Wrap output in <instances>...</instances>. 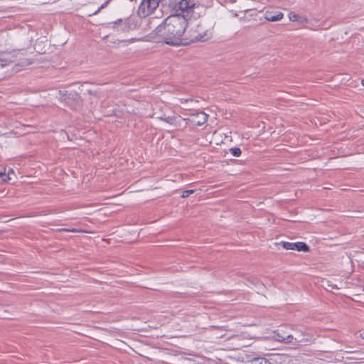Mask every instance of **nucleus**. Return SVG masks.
Segmentation results:
<instances>
[{
    "mask_svg": "<svg viewBox=\"0 0 364 364\" xmlns=\"http://www.w3.org/2000/svg\"><path fill=\"white\" fill-rule=\"evenodd\" d=\"M361 336L364 339V332L361 334Z\"/></svg>",
    "mask_w": 364,
    "mask_h": 364,
    "instance_id": "22",
    "label": "nucleus"
},
{
    "mask_svg": "<svg viewBox=\"0 0 364 364\" xmlns=\"http://www.w3.org/2000/svg\"><path fill=\"white\" fill-rule=\"evenodd\" d=\"M230 153L234 156L239 157L241 155L242 151L240 148L234 147L230 149Z\"/></svg>",
    "mask_w": 364,
    "mask_h": 364,
    "instance_id": "11",
    "label": "nucleus"
},
{
    "mask_svg": "<svg viewBox=\"0 0 364 364\" xmlns=\"http://www.w3.org/2000/svg\"><path fill=\"white\" fill-rule=\"evenodd\" d=\"M323 285H324V288L328 291H331L332 289H338V287L336 284H332L329 281L325 282Z\"/></svg>",
    "mask_w": 364,
    "mask_h": 364,
    "instance_id": "10",
    "label": "nucleus"
},
{
    "mask_svg": "<svg viewBox=\"0 0 364 364\" xmlns=\"http://www.w3.org/2000/svg\"><path fill=\"white\" fill-rule=\"evenodd\" d=\"M299 16V15L292 11L289 12L288 14L289 19L291 21H297Z\"/></svg>",
    "mask_w": 364,
    "mask_h": 364,
    "instance_id": "15",
    "label": "nucleus"
},
{
    "mask_svg": "<svg viewBox=\"0 0 364 364\" xmlns=\"http://www.w3.org/2000/svg\"><path fill=\"white\" fill-rule=\"evenodd\" d=\"M188 23L183 14L171 15L155 28L151 34V38L155 42L164 41L168 45L179 46L182 43Z\"/></svg>",
    "mask_w": 364,
    "mask_h": 364,
    "instance_id": "1",
    "label": "nucleus"
},
{
    "mask_svg": "<svg viewBox=\"0 0 364 364\" xmlns=\"http://www.w3.org/2000/svg\"><path fill=\"white\" fill-rule=\"evenodd\" d=\"M188 30L186 33L187 38L191 41H206L212 36V30L208 28L203 22L190 19L188 23Z\"/></svg>",
    "mask_w": 364,
    "mask_h": 364,
    "instance_id": "2",
    "label": "nucleus"
},
{
    "mask_svg": "<svg viewBox=\"0 0 364 364\" xmlns=\"http://www.w3.org/2000/svg\"><path fill=\"white\" fill-rule=\"evenodd\" d=\"M361 85L364 87V80L361 81Z\"/></svg>",
    "mask_w": 364,
    "mask_h": 364,
    "instance_id": "21",
    "label": "nucleus"
},
{
    "mask_svg": "<svg viewBox=\"0 0 364 364\" xmlns=\"http://www.w3.org/2000/svg\"><path fill=\"white\" fill-rule=\"evenodd\" d=\"M58 231H60V232H62V231L70 232H80V230H77L75 228H73V229L61 228V229H59Z\"/></svg>",
    "mask_w": 364,
    "mask_h": 364,
    "instance_id": "19",
    "label": "nucleus"
},
{
    "mask_svg": "<svg viewBox=\"0 0 364 364\" xmlns=\"http://www.w3.org/2000/svg\"><path fill=\"white\" fill-rule=\"evenodd\" d=\"M274 338L277 341L283 343V338H285L284 335H282L279 331L274 332Z\"/></svg>",
    "mask_w": 364,
    "mask_h": 364,
    "instance_id": "16",
    "label": "nucleus"
},
{
    "mask_svg": "<svg viewBox=\"0 0 364 364\" xmlns=\"http://www.w3.org/2000/svg\"><path fill=\"white\" fill-rule=\"evenodd\" d=\"M193 124L196 126H202L208 121V114L203 112H197L190 115L187 119Z\"/></svg>",
    "mask_w": 364,
    "mask_h": 364,
    "instance_id": "6",
    "label": "nucleus"
},
{
    "mask_svg": "<svg viewBox=\"0 0 364 364\" xmlns=\"http://www.w3.org/2000/svg\"><path fill=\"white\" fill-rule=\"evenodd\" d=\"M0 176H5L4 173H0Z\"/></svg>",
    "mask_w": 364,
    "mask_h": 364,
    "instance_id": "23",
    "label": "nucleus"
},
{
    "mask_svg": "<svg viewBox=\"0 0 364 364\" xmlns=\"http://www.w3.org/2000/svg\"><path fill=\"white\" fill-rule=\"evenodd\" d=\"M305 341H309L308 337L304 333H300L294 337V343H299Z\"/></svg>",
    "mask_w": 364,
    "mask_h": 364,
    "instance_id": "9",
    "label": "nucleus"
},
{
    "mask_svg": "<svg viewBox=\"0 0 364 364\" xmlns=\"http://www.w3.org/2000/svg\"><path fill=\"white\" fill-rule=\"evenodd\" d=\"M160 0H143L141 3L138 14L141 17H146L151 14L159 6Z\"/></svg>",
    "mask_w": 364,
    "mask_h": 364,
    "instance_id": "3",
    "label": "nucleus"
},
{
    "mask_svg": "<svg viewBox=\"0 0 364 364\" xmlns=\"http://www.w3.org/2000/svg\"><path fill=\"white\" fill-rule=\"evenodd\" d=\"M194 193V190L190 189L183 191L181 197L182 198H188L189 196Z\"/></svg>",
    "mask_w": 364,
    "mask_h": 364,
    "instance_id": "17",
    "label": "nucleus"
},
{
    "mask_svg": "<svg viewBox=\"0 0 364 364\" xmlns=\"http://www.w3.org/2000/svg\"><path fill=\"white\" fill-rule=\"evenodd\" d=\"M122 23H125V20H123L122 18H119L114 22L109 23L108 25L109 28H114L116 25H119Z\"/></svg>",
    "mask_w": 364,
    "mask_h": 364,
    "instance_id": "13",
    "label": "nucleus"
},
{
    "mask_svg": "<svg viewBox=\"0 0 364 364\" xmlns=\"http://www.w3.org/2000/svg\"><path fill=\"white\" fill-rule=\"evenodd\" d=\"M195 3L193 0H181L178 4L177 14H183L184 17L188 16L193 11Z\"/></svg>",
    "mask_w": 364,
    "mask_h": 364,
    "instance_id": "4",
    "label": "nucleus"
},
{
    "mask_svg": "<svg viewBox=\"0 0 364 364\" xmlns=\"http://www.w3.org/2000/svg\"><path fill=\"white\" fill-rule=\"evenodd\" d=\"M160 120L164 121L165 122L169 124L170 125L173 126L176 128L180 127L182 125V123L186 120V119H182L179 116H168L166 115L161 116L159 117Z\"/></svg>",
    "mask_w": 364,
    "mask_h": 364,
    "instance_id": "7",
    "label": "nucleus"
},
{
    "mask_svg": "<svg viewBox=\"0 0 364 364\" xmlns=\"http://www.w3.org/2000/svg\"><path fill=\"white\" fill-rule=\"evenodd\" d=\"M112 0H107L105 3H103L100 7H99V9L95 11L92 15H97L102 9H105L107 6V5L109 4V3Z\"/></svg>",
    "mask_w": 364,
    "mask_h": 364,
    "instance_id": "14",
    "label": "nucleus"
},
{
    "mask_svg": "<svg viewBox=\"0 0 364 364\" xmlns=\"http://www.w3.org/2000/svg\"><path fill=\"white\" fill-rule=\"evenodd\" d=\"M281 245L284 249L286 250H296L299 252H309L310 251L309 247L304 242H282Z\"/></svg>",
    "mask_w": 364,
    "mask_h": 364,
    "instance_id": "5",
    "label": "nucleus"
},
{
    "mask_svg": "<svg viewBox=\"0 0 364 364\" xmlns=\"http://www.w3.org/2000/svg\"><path fill=\"white\" fill-rule=\"evenodd\" d=\"M284 17V14L278 11L275 14H273L272 11H267L264 13V18L267 20L268 21H278L282 19Z\"/></svg>",
    "mask_w": 364,
    "mask_h": 364,
    "instance_id": "8",
    "label": "nucleus"
},
{
    "mask_svg": "<svg viewBox=\"0 0 364 364\" xmlns=\"http://www.w3.org/2000/svg\"><path fill=\"white\" fill-rule=\"evenodd\" d=\"M180 101H181V103H184V102H189V101H193V100L191 98L180 99Z\"/></svg>",
    "mask_w": 364,
    "mask_h": 364,
    "instance_id": "20",
    "label": "nucleus"
},
{
    "mask_svg": "<svg viewBox=\"0 0 364 364\" xmlns=\"http://www.w3.org/2000/svg\"><path fill=\"white\" fill-rule=\"evenodd\" d=\"M283 343H284L295 344L294 343V336H293L292 335H288V336H285V338H283Z\"/></svg>",
    "mask_w": 364,
    "mask_h": 364,
    "instance_id": "12",
    "label": "nucleus"
},
{
    "mask_svg": "<svg viewBox=\"0 0 364 364\" xmlns=\"http://www.w3.org/2000/svg\"><path fill=\"white\" fill-rule=\"evenodd\" d=\"M300 24H304L308 23V18L305 16H299L297 21Z\"/></svg>",
    "mask_w": 364,
    "mask_h": 364,
    "instance_id": "18",
    "label": "nucleus"
}]
</instances>
